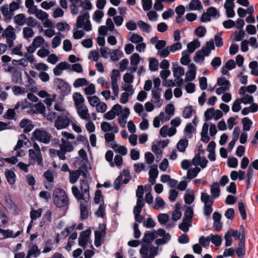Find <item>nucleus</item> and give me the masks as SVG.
Masks as SVG:
<instances>
[{
	"label": "nucleus",
	"instance_id": "1",
	"mask_svg": "<svg viewBox=\"0 0 258 258\" xmlns=\"http://www.w3.org/2000/svg\"><path fill=\"white\" fill-rule=\"evenodd\" d=\"M80 187L82 193L80 194L78 188L73 186L72 188V192L75 197L79 201H89L90 199L89 186L86 179L80 180Z\"/></svg>",
	"mask_w": 258,
	"mask_h": 258
},
{
	"label": "nucleus",
	"instance_id": "2",
	"mask_svg": "<svg viewBox=\"0 0 258 258\" xmlns=\"http://www.w3.org/2000/svg\"><path fill=\"white\" fill-rule=\"evenodd\" d=\"M54 204L58 208H66L69 204V199L65 191L60 188L54 190L52 195Z\"/></svg>",
	"mask_w": 258,
	"mask_h": 258
},
{
	"label": "nucleus",
	"instance_id": "3",
	"mask_svg": "<svg viewBox=\"0 0 258 258\" xmlns=\"http://www.w3.org/2000/svg\"><path fill=\"white\" fill-rule=\"evenodd\" d=\"M209 127V133L211 137L215 136L217 130L216 125L212 123L205 122L203 124L202 131L201 133V141L204 143H207L210 140V137L208 135V130Z\"/></svg>",
	"mask_w": 258,
	"mask_h": 258
},
{
	"label": "nucleus",
	"instance_id": "4",
	"mask_svg": "<svg viewBox=\"0 0 258 258\" xmlns=\"http://www.w3.org/2000/svg\"><path fill=\"white\" fill-rule=\"evenodd\" d=\"M71 122V116L67 111H63L62 115L58 116L55 119L54 125L57 130L68 127Z\"/></svg>",
	"mask_w": 258,
	"mask_h": 258
},
{
	"label": "nucleus",
	"instance_id": "5",
	"mask_svg": "<svg viewBox=\"0 0 258 258\" xmlns=\"http://www.w3.org/2000/svg\"><path fill=\"white\" fill-rule=\"evenodd\" d=\"M62 138L61 139V144L59 145L61 150L66 152H72L74 150L72 144L69 141V139H75V136L71 133L66 132H62Z\"/></svg>",
	"mask_w": 258,
	"mask_h": 258
},
{
	"label": "nucleus",
	"instance_id": "6",
	"mask_svg": "<svg viewBox=\"0 0 258 258\" xmlns=\"http://www.w3.org/2000/svg\"><path fill=\"white\" fill-rule=\"evenodd\" d=\"M54 83L58 93L60 95L65 96L70 94L71 87L64 80L59 78H56L54 80Z\"/></svg>",
	"mask_w": 258,
	"mask_h": 258
},
{
	"label": "nucleus",
	"instance_id": "7",
	"mask_svg": "<svg viewBox=\"0 0 258 258\" xmlns=\"http://www.w3.org/2000/svg\"><path fill=\"white\" fill-rule=\"evenodd\" d=\"M89 14L88 12H84L77 19L76 26L78 28L83 27L87 31H90L92 29V26L89 20Z\"/></svg>",
	"mask_w": 258,
	"mask_h": 258
},
{
	"label": "nucleus",
	"instance_id": "8",
	"mask_svg": "<svg viewBox=\"0 0 258 258\" xmlns=\"http://www.w3.org/2000/svg\"><path fill=\"white\" fill-rule=\"evenodd\" d=\"M158 247L143 244L140 250L142 258H154L158 253Z\"/></svg>",
	"mask_w": 258,
	"mask_h": 258
},
{
	"label": "nucleus",
	"instance_id": "9",
	"mask_svg": "<svg viewBox=\"0 0 258 258\" xmlns=\"http://www.w3.org/2000/svg\"><path fill=\"white\" fill-rule=\"evenodd\" d=\"M32 137L35 140L44 144L48 143L51 139L49 133L40 129H36L33 133Z\"/></svg>",
	"mask_w": 258,
	"mask_h": 258
},
{
	"label": "nucleus",
	"instance_id": "10",
	"mask_svg": "<svg viewBox=\"0 0 258 258\" xmlns=\"http://www.w3.org/2000/svg\"><path fill=\"white\" fill-rule=\"evenodd\" d=\"M2 37L6 38V41L9 47H12L13 45L14 41L16 38V34L14 28L11 25H9L5 30H3Z\"/></svg>",
	"mask_w": 258,
	"mask_h": 258
},
{
	"label": "nucleus",
	"instance_id": "11",
	"mask_svg": "<svg viewBox=\"0 0 258 258\" xmlns=\"http://www.w3.org/2000/svg\"><path fill=\"white\" fill-rule=\"evenodd\" d=\"M29 164H37L38 166L43 167V158L41 152L34 151L32 149L29 150Z\"/></svg>",
	"mask_w": 258,
	"mask_h": 258
},
{
	"label": "nucleus",
	"instance_id": "12",
	"mask_svg": "<svg viewBox=\"0 0 258 258\" xmlns=\"http://www.w3.org/2000/svg\"><path fill=\"white\" fill-rule=\"evenodd\" d=\"M120 75L119 72L117 70H113L111 74V88L114 95L118 96L119 93V87L117 84V80Z\"/></svg>",
	"mask_w": 258,
	"mask_h": 258
},
{
	"label": "nucleus",
	"instance_id": "13",
	"mask_svg": "<svg viewBox=\"0 0 258 258\" xmlns=\"http://www.w3.org/2000/svg\"><path fill=\"white\" fill-rule=\"evenodd\" d=\"M217 84L220 86L216 90L217 95H221L226 91H228L230 88V82L227 80L225 78H219L217 80Z\"/></svg>",
	"mask_w": 258,
	"mask_h": 258
},
{
	"label": "nucleus",
	"instance_id": "14",
	"mask_svg": "<svg viewBox=\"0 0 258 258\" xmlns=\"http://www.w3.org/2000/svg\"><path fill=\"white\" fill-rule=\"evenodd\" d=\"M219 16V13L216 8L211 7L209 8L207 12L203 14L201 20L203 22H208L211 21V17L215 18Z\"/></svg>",
	"mask_w": 258,
	"mask_h": 258
},
{
	"label": "nucleus",
	"instance_id": "15",
	"mask_svg": "<svg viewBox=\"0 0 258 258\" xmlns=\"http://www.w3.org/2000/svg\"><path fill=\"white\" fill-rule=\"evenodd\" d=\"M161 89H153L152 91L151 102L156 108H160L163 104V100L161 98Z\"/></svg>",
	"mask_w": 258,
	"mask_h": 258
},
{
	"label": "nucleus",
	"instance_id": "16",
	"mask_svg": "<svg viewBox=\"0 0 258 258\" xmlns=\"http://www.w3.org/2000/svg\"><path fill=\"white\" fill-rule=\"evenodd\" d=\"M38 95L44 98V102L47 106H51L56 99V95L55 94H49L44 90H41L38 93Z\"/></svg>",
	"mask_w": 258,
	"mask_h": 258
},
{
	"label": "nucleus",
	"instance_id": "17",
	"mask_svg": "<svg viewBox=\"0 0 258 258\" xmlns=\"http://www.w3.org/2000/svg\"><path fill=\"white\" fill-rule=\"evenodd\" d=\"M91 231L90 229H87L85 231H82L79 238V245L85 247L88 243H90V236Z\"/></svg>",
	"mask_w": 258,
	"mask_h": 258
},
{
	"label": "nucleus",
	"instance_id": "18",
	"mask_svg": "<svg viewBox=\"0 0 258 258\" xmlns=\"http://www.w3.org/2000/svg\"><path fill=\"white\" fill-rule=\"evenodd\" d=\"M192 164L195 167L200 166L204 169L207 166L208 160L205 157H201L199 153H197L192 160Z\"/></svg>",
	"mask_w": 258,
	"mask_h": 258
},
{
	"label": "nucleus",
	"instance_id": "19",
	"mask_svg": "<svg viewBox=\"0 0 258 258\" xmlns=\"http://www.w3.org/2000/svg\"><path fill=\"white\" fill-rule=\"evenodd\" d=\"M130 114V111L128 108H125L123 109L121 106V110L119 111V114L117 115L118 116V122L122 127L126 125L127 119Z\"/></svg>",
	"mask_w": 258,
	"mask_h": 258
},
{
	"label": "nucleus",
	"instance_id": "20",
	"mask_svg": "<svg viewBox=\"0 0 258 258\" xmlns=\"http://www.w3.org/2000/svg\"><path fill=\"white\" fill-rule=\"evenodd\" d=\"M121 110V105L116 104L114 105L111 109L106 113L104 118L107 120H111L115 117V116L119 114V111Z\"/></svg>",
	"mask_w": 258,
	"mask_h": 258
},
{
	"label": "nucleus",
	"instance_id": "21",
	"mask_svg": "<svg viewBox=\"0 0 258 258\" xmlns=\"http://www.w3.org/2000/svg\"><path fill=\"white\" fill-rule=\"evenodd\" d=\"M45 110L44 105L41 102H39L35 104H31L30 110L27 111L29 114H42Z\"/></svg>",
	"mask_w": 258,
	"mask_h": 258
},
{
	"label": "nucleus",
	"instance_id": "22",
	"mask_svg": "<svg viewBox=\"0 0 258 258\" xmlns=\"http://www.w3.org/2000/svg\"><path fill=\"white\" fill-rule=\"evenodd\" d=\"M197 67L194 63H190L188 66V71L185 74V80L187 81H192L196 77Z\"/></svg>",
	"mask_w": 258,
	"mask_h": 258
},
{
	"label": "nucleus",
	"instance_id": "23",
	"mask_svg": "<svg viewBox=\"0 0 258 258\" xmlns=\"http://www.w3.org/2000/svg\"><path fill=\"white\" fill-rule=\"evenodd\" d=\"M114 134L113 133H106L104 138L107 146L113 149H116L117 144L115 141Z\"/></svg>",
	"mask_w": 258,
	"mask_h": 258
},
{
	"label": "nucleus",
	"instance_id": "24",
	"mask_svg": "<svg viewBox=\"0 0 258 258\" xmlns=\"http://www.w3.org/2000/svg\"><path fill=\"white\" fill-rule=\"evenodd\" d=\"M101 128L104 132H112L113 133L118 132V128L114 124H111L108 122H103L101 124Z\"/></svg>",
	"mask_w": 258,
	"mask_h": 258
},
{
	"label": "nucleus",
	"instance_id": "25",
	"mask_svg": "<svg viewBox=\"0 0 258 258\" xmlns=\"http://www.w3.org/2000/svg\"><path fill=\"white\" fill-rule=\"evenodd\" d=\"M70 68V64L67 62H61L53 69V73L55 76H60L63 70Z\"/></svg>",
	"mask_w": 258,
	"mask_h": 258
},
{
	"label": "nucleus",
	"instance_id": "26",
	"mask_svg": "<svg viewBox=\"0 0 258 258\" xmlns=\"http://www.w3.org/2000/svg\"><path fill=\"white\" fill-rule=\"evenodd\" d=\"M73 98L76 109L84 106L85 99L80 93H75L73 94Z\"/></svg>",
	"mask_w": 258,
	"mask_h": 258
},
{
	"label": "nucleus",
	"instance_id": "27",
	"mask_svg": "<svg viewBox=\"0 0 258 258\" xmlns=\"http://www.w3.org/2000/svg\"><path fill=\"white\" fill-rule=\"evenodd\" d=\"M149 181L152 184H154L156 183V179L158 175V171L157 169V165L151 166L149 172Z\"/></svg>",
	"mask_w": 258,
	"mask_h": 258
},
{
	"label": "nucleus",
	"instance_id": "28",
	"mask_svg": "<svg viewBox=\"0 0 258 258\" xmlns=\"http://www.w3.org/2000/svg\"><path fill=\"white\" fill-rule=\"evenodd\" d=\"M76 109L78 115L81 119L84 120L89 119L90 116L89 113L88 109L86 106H83L82 107L78 108Z\"/></svg>",
	"mask_w": 258,
	"mask_h": 258
},
{
	"label": "nucleus",
	"instance_id": "29",
	"mask_svg": "<svg viewBox=\"0 0 258 258\" xmlns=\"http://www.w3.org/2000/svg\"><path fill=\"white\" fill-rule=\"evenodd\" d=\"M20 126L25 132H29L34 127L32 121L28 119H22L20 122Z\"/></svg>",
	"mask_w": 258,
	"mask_h": 258
},
{
	"label": "nucleus",
	"instance_id": "30",
	"mask_svg": "<svg viewBox=\"0 0 258 258\" xmlns=\"http://www.w3.org/2000/svg\"><path fill=\"white\" fill-rule=\"evenodd\" d=\"M143 195L144 187L142 185H139L136 191V196L138 198L136 205H145Z\"/></svg>",
	"mask_w": 258,
	"mask_h": 258
},
{
	"label": "nucleus",
	"instance_id": "31",
	"mask_svg": "<svg viewBox=\"0 0 258 258\" xmlns=\"http://www.w3.org/2000/svg\"><path fill=\"white\" fill-rule=\"evenodd\" d=\"M210 192L212 197L214 199L218 198L220 195V184L218 182H214L210 185Z\"/></svg>",
	"mask_w": 258,
	"mask_h": 258
},
{
	"label": "nucleus",
	"instance_id": "32",
	"mask_svg": "<svg viewBox=\"0 0 258 258\" xmlns=\"http://www.w3.org/2000/svg\"><path fill=\"white\" fill-rule=\"evenodd\" d=\"M144 206V205H136L134 209L135 220L139 223L142 222L144 220V217L140 215V213Z\"/></svg>",
	"mask_w": 258,
	"mask_h": 258
},
{
	"label": "nucleus",
	"instance_id": "33",
	"mask_svg": "<svg viewBox=\"0 0 258 258\" xmlns=\"http://www.w3.org/2000/svg\"><path fill=\"white\" fill-rule=\"evenodd\" d=\"M200 46V42L198 39H195L189 42L187 45V50H185L187 53L190 54L195 51V50Z\"/></svg>",
	"mask_w": 258,
	"mask_h": 258
},
{
	"label": "nucleus",
	"instance_id": "34",
	"mask_svg": "<svg viewBox=\"0 0 258 258\" xmlns=\"http://www.w3.org/2000/svg\"><path fill=\"white\" fill-rule=\"evenodd\" d=\"M29 143V140L26 138L25 135L21 134L20 136V138L18 141L17 144L15 147L14 150H17L20 149L21 148L24 146H28V144Z\"/></svg>",
	"mask_w": 258,
	"mask_h": 258
},
{
	"label": "nucleus",
	"instance_id": "35",
	"mask_svg": "<svg viewBox=\"0 0 258 258\" xmlns=\"http://www.w3.org/2000/svg\"><path fill=\"white\" fill-rule=\"evenodd\" d=\"M201 171V168L199 167L191 168L187 170L186 178L189 180L196 177Z\"/></svg>",
	"mask_w": 258,
	"mask_h": 258
},
{
	"label": "nucleus",
	"instance_id": "36",
	"mask_svg": "<svg viewBox=\"0 0 258 258\" xmlns=\"http://www.w3.org/2000/svg\"><path fill=\"white\" fill-rule=\"evenodd\" d=\"M152 207L155 209L162 210L166 207V203L161 197L158 196L155 199L154 203L152 204Z\"/></svg>",
	"mask_w": 258,
	"mask_h": 258
},
{
	"label": "nucleus",
	"instance_id": "37",
	"mask_svg": "<svg viewBox=\"0 0 258 258\" xmlns=\"http://www.w3.org/2000/svg\"><path fill=\"white\" fill-rule=\"evenodd\" d=\"M213 197L209 195L206 192L201 193V201L204 203L205 206H212L213 204Z\"/></svg>",
	"mask_w": 258,
	"mask_h": 258
},
{
	"label": "nucleus",
	"instance_id": "38",
	"mask_svg": "<svg viewBox=\"0 0 258 258\" xmlns=\"http://www.w3.org/2000/svg\"><path fill=\"white\" fill-rule=\"evenodd\" d=\"M242 240L239 241L238 247L236 250L237 255L239 257H243L245 253V242H243V236L242 235Z\"/></svg>",
	"mask_w": 258,
	"mask_h": 258
},
{
	"label": "nucleus",
	"instance_id": "39",
	"mask_svg": "<svg viewBox=\"0 0 258 258\" xmlns=\"http://www.w3.org/2000/svg\"><path fill=\"white\" fill-rule=\"evenodd\" d=\"M89 201H81L80 208L81 218L83 219H86L88 216V211L87 209L88 202Z\"/></svg>",
	"mask_w": 258,
	"mask_h": 258
},
{
	"label": "nucleus",
	"instance_id": "40",
	"mask_svg": "<svg viewBox=\"0 0 258 258\" xmlns=\"http://www.w3.org/2000/svg\"><path fill=\"white\" fill-rule=\"evenodd\" d=\"M104 235L105 231L103 230L95 231L94 244L96 247H99L101 245V241Z\"/></svg>",
	"mask_w": 258,
	"mask_h": 258
},
{
	"label": "nucleus",
	"instance_id": "41",
	"mask_svg": "<svg viewBox=\"0 0 258 258\" xmlns=\"http://www.w3.org/2000/svg\"><path fill=\"white\" fill-rule=\"evenodd\" d=\"M127 39L134 43L142 42L143 40V38L142 36L133 32L130 33L127 36Z\"/></svg>",
	"mask_w": 258,
	"mask_h": 258
},
{
	"label": "nucleus",
	"instance_id": "42",
	"mask_svg": "<svg viewBox=\"0 0 258 258\" xmlns=\"http://www.w3.org/2000/svg\"><path fill=\"white\" fill-rule=\"evenodd\" d=\"M22 232V230H19L16 233H14L13 231L10 229L3 230L2 234L6 238H16L19 236Z\"/></svg>",
	"mask_w": 258,
	"mask_h": 258
},
{
	"label": "nucleus",
	"instance_id": "43",
	"mask_svg": "<svg viewBox=\"0 0 258 258\" xmlns=\"http://www.w3.org/2000/svg\"><path fill=\"white\" fill-rule=\"evenodd\" d=\"M5 175L7 181L10 184H14L16 181V174L15 172L11 170L6 171Z\"/></svg>",
	"mask_w": 258,
	"mask_h": 258
},
{
	"label": "nucleus",
	"instance_id": "44",
	"mask_svg": "<svg viewBox=\"0 0 258 258\" xmlns=\"http://www.w3.org/2000/svg\"><path fill=\"white\" fill-rule=\"evenodd\" d=\"M209 55V54H206V51L201 49L200 50L196 52L194 60L196 62H202L204 61L205 57Z\"/></svg>",
	"mask_w": 258,
	"mask_h": 258
},
{
	"label": "nucleus",
	"instance_id": "45",
	"mask_svg": "<svg viewBox=\"0 0 258 258\" xmlns=\"http://www.w3.org/2000/svg\"><path fill=\"white\" fill-rule=\"evenodd\" d=\"M0 10L3 15L6 19H10L13 15V14H12L8 5L7 4L2 6L0 8Z\"/></svg>",
	"mask_w": 258,
	"mask_h": 258
},
{
	"label": "nucleus",
	"instance_id": "46",
	"mask_svg": "<svg viewBox=\"0 0 258 258\" xmlns=\"http://www.w3.org/2000/svg\"><path fill=\"white\" fill-rule=\"evenodd\" d=\"M172 72L174 76H181L184 74V69L177 63H173Z\"/></svg>",
	"mask_w": 258,
	"mask_h": 258
},
{
	"label": "nucleus",
	"instance_id": "47",
	"mask_svg": "<svg viewBox=\"0 0 258 258\" xmlns=\"http://www.w3.org/2000/svg\"><path fill=\"white\" fill-rule=\"evenodd\" d=\"M61 34L57 33V34L53 38L51 44L53 48H55L58 47L61 42Z\"/></svg>",
	"mask_w": 258,
	"mask_h": 258
},
{
	"label": "nucleus",
	"instance_id": "48",
	"mask_svg": "<svg viewBox=\"0 0 258 258\" xmlns=\"http://www.w3.org/2000/svg\"><path fill=\"white\" fill-rule=\"evenodd\" d=\"M23 34L25 39H28L34 36V32L32 28L26 27L23 29Z\"/></svg>",
	"mask_w": 258,
	"mask_h": 258
},
{
	"label": "nucleus",
	"instance_id": "49",
	"mask_svg": "<svg viewBox=\"0 0 258 258\" xmlns=\"http://www.w3.org/2000/svg\"><path fill=\"white\" fill-rule=\"evenodd\" d=\"M36 48L43 46L45 43L44 38L41 36L35 37L32 42Z\"/></svg>",
	"mask_w": 258,
	"mask_h": 258
},
{
	"label": "nucleus",
	"instance_id": "50",
	"mask_svg": "<svg viewBox=\"0 0 258 258\" xmlns=\"http://www.w3.org/2000/svg\"><path fill=\"white\" fill-rule=\"evenodd\" d=\"M211 241L216 246H219L221 245L222 238L221 236L218 235H214L211 234L210 235Z\"/></svg>",
	"mask_w": 258,
	"mask_h": 258
},
{
	"label": "nucleus",
	"instance_id": "51",
	"mask_svg": "<svg viewBox=\"0 0 258 258\" xmlns=\"http://www.w3.org/2000/svg\"><path fill=\"white\" fill-rule=\"evenodd\" d=\"M4 117L6 119L14 120H16L17 119L15 111L13 109H9L4 114Z\"/></svg>",
	"mask_w": 258,
	"mask_h": 258
},
{
	"label": "nucleus",
	"instance_id": "52",
	"mask_svg": "<svg viewBox=\"0 0 258 258\" xmlns=\"http://www.w3.org/2000/svg\"><path fill=\"white\" fill-rule=\"evenodd\" d=\"M80 176V173L79 171H71L70 172V182L72 184L75 183L78 180Z\"/></svg>",
	"mask_w": 258,
	"mask_h": 258
},
{
	"label": "nucleus",
	"instance_id": "53",
	"mask_svg": "<svg viewBox=\"0 0 258 258\" xmlns=\"http://www.w3.org/2000/svg\"><path fill=\"white\" fill-rule=\"evenodd\" d=\"M14 21L17 25L22 26L26 23V18L23 14H19L15 16Z\"/></svg>",
	"mask_w": 258,
	"mask_h": 258
},
{
	"label": "nucleus",
	"instance_id": "54",
	"mask_svg": "<svg viewBox=\"0 0 258 258\" xmlns=\"http://www.w3.org/2000/svg\"><path fill=\"white\" fill-rule=\"evenodd\" d=\"M42 212V210L39 208L37 210H32L30 212L31 221H34L37 219L41 217Z\"/></svg>",
	"mask_w": 258,
	"mask_h": 258
},
{
	"label": "nucleus",
	"instance_id": "55",
	"mask_svg": "<svg viewBox=\"0 0 258 258\" xmlns=\"http://www.w3.org/2000/svg\"><path fill=\"white\" fill-rule=\"evenodd\" d=\"M242 124L243 125V130L244 131H248L252 124L251 120L248 117H244L242 119Z\"/></svg>",
	"mask_w": 258,
	"mask_h": 258
},
{
	"label": "nucleus",
	"instance_id": "56",
	"mask_svg": "<svg viewBox=\"0 0 258 258\" xmlns=\"http://www.w3.org/2000/svg\"><path fill=\"white\" fill-rule=\"evenodd\" d=\"M191 226V221L188 220H183L182 222L178 226L179 229L184 232H187L189 230V227Z\"/></svg>",
	"mask_w": 258,
	"mask_h": 258
},
{
	"label": "nucleus",
	"instance_id": "57",
	"mask_svg": "<svg viewBox=\"0 0 258 258\" xmlns=\"http://www.w3.org/2000/svg\"><path fill=\"white\" fill-rule=\"evenodd\" d=\"M122 55V53L120 50L115 49L110 53V58L112 61H116L121 58Z\"/></svg>",
	"mask_w": 258,
	"mask_h": 258
},
{
	"label": "nucleus",
	"instance_id": "58",
	"mask_svg": "<svg viewBox=\"0 0 258 258\" xmlns=\"http://www.w3.org/2000/svg\"><path fill=\"white\" fill-rule=\"evenodd\" d=\"M104 16L103 11L100 10H96L93 15L92 19L96 23L99 24L101 22L102 18Z\"/></svg>",
	"mask_w": 258,
	"mask_h": 258
},
{
	"label": "nucleus",
	"instance_id": "59",
	"mask_svg": "<svg viewBox=\"0 0 258 258\" xmlns=\"http://www.w3.org/2000/svg\"><path fill=\"white\" fill-rule=\"evenodd\" d=\"M238 99H240V101L241 103H243L245 105L250 104L252 103L254 101L253 97L248 94L244 95L243 97L238 98Z\"/></svg>",
	"mask_w": 258,
	"mask_h": 258
},
{
	"label": "nucleus",
	"instance_id": "60",
	"mask_svg": "<svg viewBox=\"0 0 258 258\" xmlns=\"http://www.w3.org/2000/svg\"><path fill=\"white\" fill-rule=\"evenodd\" d=\"M28 253L29 255L37 257L40 254V250L36 245H32L30 246Z\"/></svg>",
	"mask_w": 258,
	"mask_h": 258
},
{
	"label": "nucleus",
	"instance_id": "61",
	"mask_svg": "<svg viewBox=\"0 0 258 258\" xmlns=\"http://www.w3.org/2000/svg\"><path fill=\"white\" fill-rule=\"evenodd\" d=\"M214 43L213 40H210L206 43V46L202 49L206 52V54L210 55L211 50L214 49Z\"/></svg>",
	"mask_w": 258,
	"mask_h": 258
},
{
	"label": "nucleus",
	"instance_id": "62",
	"mask_svg": "<svg viewBox=\"0 0 258 258\" xmlns=\"http://www.w3.org/2000/svg\"><path fill=\"white\" fill-rule=\"evenodd\" d=\"M8 221V216L2 209H0V227L4 226Z\"/></svg>",
	"mask_w": 258,
	"mask_h": 258
},
{
	"label": "nucleus",
	"instance_id": "63",
	"mask_svg": "<svg viewBox=\"0 0 258 258\" xmlns=\"http://www.w3.org/2000/svg\"><path fill=\"white\" fill-rule=\"evenodd\" d=\"M188 145V141L186 140H180L177 144V148L179 152H183Z\"/></svg>",
	"mask_w": 258,
	"mask_h": 258
},
{
	"label": "nucleus",
	"instance_id": "64",
	"mask_svg": "<svg viewBox=\"0 0 258 258\" xmlns=\"http://www.w3.org/2000/svg\"><path fill=\"white\" fill-rule=\"evenodd\" d=\"M137 25L140 29L144 32H150L151 31L150 26L143 21H138Z\"/></svg>",
	"mask_w": 258,
	"mask_h": 258
}]
</instances>
